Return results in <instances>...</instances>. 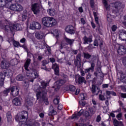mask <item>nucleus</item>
<instances>
[{
	"instance_id": "obj_37",
	"label": "nucleus",
	"mask_w": 126,
	"mask_h": 126,
	"mask_svg": "<svg viewBox=\"0 0 126 126\" xmlns=\"http://www.w3.org/2000/svg\"><path fill=\"white\" fill-rule=\"evenodd\" d=\"M94 15L95 23H96V24H99V18H98V17L97 16V12H94Z\"/></svg>"
},
{
	"instance_id": "obj_24",
	"label": "nucleus",
	"mask_w": 126,
	"mask_h": 126,
	"mask_svg": "<svg viewBox=\"0 0 126 126\" xmlns=\"http://www.w3.org/2000/svg\"><path fill=\"white\" fill-rule=\"evenodd\" d=\"M4 74L0 72V87H2L4 84Z\"/></svg>"
},
{
	"instance_id": "obj_43",
	"label": "nucleus",
	"mask_w": 126,
	"mask_h": 126,
	"mask_svg": "<svg viewBox=\"0 0 126 126\" xmlns=\"http://www.w3.org/2000/svg\"><path fill=\"white\" fill-rule=\"evenodd\" d=\"M75 87L73 85H70L69 86V91L71 92H73V91H75Z\"/></svg>"
},
{
	"instance_id": "obj_47",
	"label": "nucleus",
	"mask_w": 126,
	"mask_h": 126,
	"mask_svg": "<svg viewBox=\"0 0 126 126\" xmlns=\"http://www.w3.org/2000/svg\"><path fill=\"white\" fill-rule=\"evenodd\" d=\"M53 102L55 105H58L59 103H60V99L59 98H55L54 99Z\"/></svg>"
},
{
	"instance_id": "obj_10",
	"label": "nucleus",
	"mask_w": 126,
	"mask_h": 126,
	"mask_svg": "<svg viewBox=\"0 0 126 126\" xmlns=\"http://www.w3.org/2000/svg\"><path fill=\"white\" fill-rule=\"evenodd\" d=\"M32 10L34 14H38L40 12V4L35 3L32 5Z\"/></svg>"
},
{
	"instance_id": "obj_50",
	"label": "nucleus",
	"mask_w": 126,
	"mask_h": 126,
	"mask_svg": "<svg viewBox=\"0 0 126 126\" xmlns=\"http://www.w3.org/2000/svg\"><path fill=\"white\" fill-rule=\"evenodd\" d=\"M100 121H101V116L98 115L96 119V122H97V123H99Z\"/></svg>"
},
{
	"instance_id": "obj_53",
	"label": "nucleus",
	"mask_w": 126,
	"mask_h": 126,
	"mask_svg": "<svg viewBox=\"0 0 126 126\" xmlns=\"http://www.w3.org/2000/svg\"><path fill=\"white\" fill-rule=\"evenodd\" d=\"M120 96L122 98H126V93H121Z\"/></svg>"
},
{
	"instance_id": "obj_18",
	"label": "nucleus",
	"mask_w": 126,
	"mask_h": 126,
	"mask_svg": "<svg viewBox=\"0 0 126 126\" xmlns=\"http://www.w3.org/2000/svg\"><path fill=\"white\" fill-rule=\"evenodd\" d=\"M74 64L76 66L81 65V54H79L77 55L74 61Z\"/></svg>"
},
{
	"instance_id": "obj_56",
	"label": "nucleus",
	"mask_w": 126,
	"mask_h": 126,
	"mask_svg": "<svg viewBox=\"0 0 126 126\" xmlns=\"http://www.w3.org/2000/svg\"><path fill=\"white\" fill-rule=\"evenodd\" d=\"M13 45L14 47H18V46H19V42L17 41H15L14 42Z\"/></svg>"
},
{
	"instance_id": "obj_59",
	"label": "nucleus",
	"mask_w": 126,
	"mask_h": 126,
	"mask_svg": "<svg viewBox=\"0 0 126 126\" xmlns=\"http://www.w3.org/2000/svg\"><path fill=\"white\" fill-rule=\"evenodd\" d=\"M102 88H108L109 87V85L108 84H105L102 85Z\"/></svg>"
},
{
	"instance_id": "obj_29",
	"label": "nucleus",
	"mask_w": 126,
	"mask_h": 126,
	"mask_svg": "<svg viewBox=\"0 0 126 126\" xmlns=\"http://www.w3.org/2000/svg\"><path fill=\"white\" fill-rule=\"evenodd\" d=\"M83 44L86 45V44H88V43H91V42H92V38L91 37H87L86 36H85L83 38Z\"/></svg>"
},
{
	"instance_id": "obj_45",
	"label": "nucleus",
	"mask_w": 126,
	"mask_h": 126,
	"mask_svg": "<svg viewBox=\"0 0 126 126\" xmlns=\"http://www.w3.org/2000/svg\"><path fill=\"white\" fill-rule=\"evenodd\" d=\"M94 67H95V64L94 63H92L91 67H89L91 69L92 72L94 71Z\"/></svg>"
},
{
	"instance_id": "obj_55",
	"label": "nucleus",
	"mask_w": 126,
	"mask_h": 126,
	"mask_svg": "<svg viewBox=\"0 0 126 126\" xmlns=\"http://www.w3.org/2000/svg\"><path fill=\"white\" fill-rule=\"evenodd\" d=\"M63 107V104H60L58 107V110H62Z\"/></svg>"
},
{
	"instance_id": "obj_11",
	"label": "nucleus",
	"mask_w": 126,
	"mask_h": 126,
	"mask_svg": "<svg viewBox=\"0 0 126 126\" xmlns=\"http://www.w3.org/2000/svg\"><path fill=\"white\" fill-rule=\"evenodd\" d=\"M9 65H10V63L6 60L2 61L0 64V66L2 69H6L8 68Z\"/></svg>"
},
{
	"instance_id": "obj_1",
	"label": "nucleus",
	"mask_w": 126,
	"mask_h": 126,
	"mask_svg": "<svg viewBox=\"0 0 126 126\" xmlns=\"http://www.w3.org/2000/svg\"><path fill=\"white\" fill-rule=\"evenodd\" d=\"M41 85L43 88L41 87L38 84L34 85L33 86V90L36 93L37 99H42L45 105H48L49 101H48V98L46 97V94H47L48 91L45 88L49 85V83L43 81L41 82Z\"/></svg>"
},
{
	"instance_id": "obj_41",
	"label": "nucleus",
	"mask_w": 126,
	"mask_h": 126,
	"mask_svg": "<svg viewBox=\"0 0 126 126\" xmlns=\"http://www.w3.org/2000/svg\"><path fill=\"white\" fill-rule=\"evenodd\" d=\"M26 104H27L28 107H29V106H32L33 105V103L32 102V100L27 98V101H26Z\"/></svg>"
},
{
	"instance_id": "obj_31",
	"label": "nucleus",
	"mask_w": 126,
	"mask_h": 126,
	"mask_svg": "<svg viewBox=\"0 0 126 126\" xmlns=\"http://www.w3.org/2000/svg\"><path fill=\"white\" fill-rule=\"evenodd\" d=\"M116 118L118 121H124V116H123V113H118L116 115Z\"/></svg>"
},
{
	"instance_id": "obj_44",
	"label": "nucleus",
	"mask_w": 126,
	"mask_h": 126,
	"mask_svg": "<svg viewBox=\"0 0 126 126\" xmlns=\"http://www.w3.org/2000/svg\"><path fill=\"white\" fill-rule=\"evenodd\" d=\"M53 34H54V36H55V37L56 38H58L59 37V31H58V30H55L53 31Z\"/></svg>"
},
{
	"instance_id": "obj_52",
	"label": "nucleus",
	"mask_w": 126,
	"mask_h": 126,
	"mask_svg": "<svg viewBox=\"0 0 126 126\" xmlns=\"http://www.w3.org/2000/svg\"><path fill=\"white\" fill-rule=\"evenodd\" d=\"M114 113H119V114H120V113L122 112V109L121 108H118L117 110L114 111Z\"/></svg>"
},
{
	"instance_id": "obj_9",
	"label": "nucleus",
	"mask_w": 126,
	"mask_h": 126,
	"mask_svg": "<svg viewBox=\"0 0 126 126\" xmlns=\"http://www.w3.org/2000/svg\"><path fill=\"white\" fill-rule=\"evenodd\" d=\"M41 27L42 26H41V24L36 22H33L30 26V29H31L32 30H35V29L40 30Z\"/></svg>"
},
{
	"instance_id": "obj_4",
	"label": "nucleus",
	"mask_w": 126,
	"mask_h": 126,
	"mask_svg": "<svg viewBox=\"0 0 126 126\" xmlns=\"http://www.w3.org/2000/svg\"><path fill=\"white\" fill-rule=\"evenodd\" d=\"M107 0H102V2L104 4L105 7H106L107 10H109V8L111 7V8H115L112 12L115 13V14H117V13H119L120 10H122L125 8V4H123L122 2L117 1L113 3H111L110 5H108Z\"/></svg>"
},
{
	"instance_id": "obj_34",
	"label": "nucleus",
	"mask_w": 126,
	"mask_h": 126,
	"mask_svg": "<svg viewBox=\"0 0 126 126\" xmlns=\"http://www.w3.org/2000/svg\"><path fill=\"white\" fill-rule=\"evenodd\" d=\"M4 75L5 76H8V77H10L12 75V73L10 70H6L4 71Z\"/></svg>"
},
{
	"instance_id": "obj_8",
	"label": "nucleus",
	"mask_w": 126,
	"mask_h": 126,
	"mask_svg": "<svg viewBox=\"0 0 126 126\" xmlns=\"http://www.w3.org/2000/svg\"><path fill=\"white\" fill-rule=\"evenodd\" d=\"M10 9L13 11L20 12L23 10V6L18 3H13L10 6Z\"/></svg>"
},
{
	"instance_id": "obj_36",
	"label": "nucleus",
	"mask_w": 126,
	"mask_h": 126,
	"mask_svg": "<svg viewBox=\"0 0 126 126\" xmlns=\"http://www.w3.org/2000/svg\"><path fill=\"white\" fill-rule=\"evenodd\" d=\"M83 56L84 59H86V60H89L90 58H91V55L89 54L88 53H83Z\"/></svg>"
},
{
	"instance_id": "obj_42",
	"label": "nucleus",
	"mask_w": 126,
	"mask_h": 126,
	"mask_svg": "<svg viewBox=\"0 0 126 126\" xmlns=\"http://www.w3.org/2000/svg\"><path fill=\"white\" fill-rule=\"evenodd\" d=\"M119 73L120 75V78L121 80H123L126 78V75L123 73V71H121Z\"/></svg>"
},
{
	"instance_id": "obj_6",
	"label": "nucleus",
	"mask_w": 126,
	"mask_h": 126,
	"mask_svg": "<svg viewBox=\"0 0 126 126\" xmlns=\"http://www.w3.org/2000/svg\"><path fill=\"white\" fill-rule=\"evenodd\" d=\"M0 28H4L5 30H10L11 32L13 31H18L21 30V25L19 24H16L13 25H4L2 22H0Z\"/></svg>"
},
{
	"instance_id": "obj_21",
	"label": "nucleus",
	"mask_w": 126,
	"mask_h": 126,
	"mask_svg": "<svg viewBox=\"0 0 126 126\" xmlns=\"http://www.w3.org/2000/svg\"><path fill=\"white\" fill-rule=\"evenodd\" d=\"M12 103L15 106H20L21 105V98L20 97H15L13 99Z\"/></svg>"
},
{
	"instance_id": "obj_51",
	"label": "nucleus",
	"mask_w": 126,
	"mask_h": 126,
	"mask_svg": "<svg viewBox=\"0 0 126 126\" xmlns=\"http://www.w3.org/2000/svg\"><path fill=\"white\" fill-rule=\"evenodd\" d=\"M107 17L108 21H109V22H111V21L110 20H111V19H112V16L111 15L108 14L107 15Z\"/></svg>"
},
{
	"instance_id": "obj_25",
	"label": "nucleus",
	"mask_w": 126,
	"mask_h": 126,
	"mask_svg": "<svg viewBox=\"0 0 126 126\" xmlns=\"http://www.w3.org/2000/svg\"><path fill=\"white\" fill-rule=\"evenodd\" d=\"M34 34L35 38L38 39H44L45 37V36L44 35V33L39 32H35Z\"/></svg>"
},
{
	"instance_id": "obj_63",
	"label": "nucleus",
	"mask_w": 126,
	"mask_h": 126,
	"mask_svg": "<svg viewBox=\"0 0 126 126\" xmlns=\"http://www.w3.org/2000/svg\"><path fill=\"white\" fill-rule=\"evenodd\" d=\"M80 89H77L76 90L75 94H76V95H78V94H79V93H80Z\"/></svg>"
},
{
	"instance_id": "obj_7",
	"label": "nucleus",
	"mask_w": 126,
	"mask_h": 126,
	"mask_svg": "<svg viewBox=\"0 0 126 126\" xmlns=\"http://www.w3.org/2000/svg\"><path fill=\"white\" fill-rule=\"evenodd\" d=\"M67 82H68V77L67 75H64L63 76V79L60 80L55 83L54 87V88H55V91H58L62 85H63V84H65Z\"/></svg>"
},
{
	"instance_id": "obj_27",
	"label": "nucleus",
	"mask_w": 126,
	"mask_h": 126,
	"mask_svg": "<svg viewBox=\"0 0 126 126\" xmlns=\"http://www.w3.org/2000/svg\"><path fill=\"white\" fill-rule=\"evenodd\" d=\"M113 125L114 126H123V122L122 121H119L117 119L114 118L113 119Z\"/></svg>"
},
{
	"instance_id": "obj_39",
	"label": "nucleus",
	"mask_w": 126,
	"mask_h": 126,
	"mask_svg": "<svg viewBox=\"0 0 126 126\" xmlns=\"http://www.w3.org/2000/svg\"><path fill=\"white\" fill-rule=\"evenodd\" d=\"M87 95L86 94H81L79 96V98L83 101V100H85L86 99V96Z\"/></svg>"
},
{
	"instance_id": "obj_57",
	"label": "nucleus",
	"mask_w": 126,
	"mask_h": 126,
	"mask_svg": "<svg viewBox=\"0 0 126 126\" xmlns=\"http://www.w3.org/2000/svg\"><path fill=\"white\" fill-rule=\"evenodd\" d=\"M46 65H45V64L44 63H42L41 66V69H44V70L46 69Z\"/></svg>"
},
{
	"instance_id": "obj_58",
	"label": "nucleus",
	"mask_w": 126,
	"mask_h": 126,
	"mask_svg": "<svg viewBox=\"0 0 126 126\" xmlns=\"http://www.w3.org/2000/svg\"><path fill=\"white\" fill-rule=\"evenodd\" d=\"M90 4H91V7H92V8H94V1L92 0H91L90 1Z\"/></svg>"
},
{
	"instance_id": "obj_26",
	"label": "nucleus",
	"mask_w": 126,
	"mask_h": 126,
	"mask_svg": "<svg viewBox=\"0 0 126 126\" xmlns=\"http://www.w3.org/2000/svg\"><path fill=\"white\" fill-rule=\"evenodd\" d=\"M94 45L95 47H97V46L99 45V47H100V48H102V45H103V41H101L100 39H98V40L95 39L94 42Z\"/></svg>"
},
{
	"instance_id": "obj_54",
	"label": "nucleus",
	"mask_w": 126,
	"mask_h": 126,
	"mask_svg": "<svg viewBox=\"0 0 126 126\" xmlns=\"http://www.w3.org/2000/svg\"><path fill=\"white\" fill-rule=\"evenodd\" d=\"M81 23L82 24H83V25H84V24H85V23H86V21H85V19H84V18H81Z\"/></svg>"
},
{
	"instance_id": "obj_3",
	"label": "nucleus",
	"mask_w": 126,
	"mask_h": 126,
	"mask_svg": "<svg viewBox=\"0 0 126 126\" xmlns=\"http://www.w3.org/2000/svg\"><path fill=\"white\" fill-rule=\"evenodd\" d=\"M31 63V60L30 59H28L24 65L25 69L26 70L27 76L29 78H31V80L30 81L31 82H33L34 79L35 78H38V71L37 70L34 69V68H30L29 69V65Z\"/></svg>"
},
{
	"instance_id": "obj_30",
	"label": "nucleus",
	"mask_w": 126,
	"mask_h": 126,
	"mask_svg": "<svg viewBox=\"0 0 126 126\" xmlns=\"http://www.w3.org/2000/svg\"><path fill=\"white\" fill-rule=\"evenodd\" d=\"M64 39L65 42H67L68 45H70V46H71V45H72L74 42V39H70L66 37H65Z\"/></svg>"
},
{
	"instance_id": "obj_23",
	"label": "nucleus",
	"mask_w": 126,
	"mask_h": 126,
	"mask_svg": "<svg viewBox=\"0 0 126 126\" xmlns=\"http://www.w3.org/2000/svg\"><path fill=\"white\" fill-rule=\"evenodd\" d=\"M57 112L55 109H54V107L53 106H50L49 107L48 115L49 116H55V115H57Z\"/></svg>"
},
{
	"instance_id": "obj_12",
	"label": "nucleus",
	"mask_w": 126,
	"mask_h": 126,
	"mask_svg": "<svg viewBox=\"0 0 126 126\" xmlns=\"http://www.w3.org/2000/svg\"><path fill=\"white\" fill-rule=\"evenodd\" d=\"M92 92L93 94H94V95H98V94H99V92H101V93H102V91L100 90L99 86L96 85H92Z\"/></svg>"
},
{
	"instance_id": "obj_17",
	"label": "nucleus",
	"mask_w": 126,
	"mask_h": 126,
	"mask_svg": "<svg viewBox=\"0 0 126 126\" xmlns=\"http://www.w3.org/2000/svg\"><path fill=\"white\" fill-rule=\"evenodd\" d=\"M96 113V108H91L88 111H86L85 116L87 117H91L93 115H94Z\"/></svg>"
},
{
	"instance_id": "obj_33",
	"label": "nucleus",
	"mask_w": 126,
	"mask_h": 126,
	"mask_svg": "<svg viewBox=\"0 0 126 126\" xmlns=\"http://www.w3.org/2000/svg\"><path fill=\"white\" fill-rule=\"evenodd\" d=\"M16 80L18 81H22L24 79V75L19 74L17 75L16 77Z\"/></svg>"
},
{
	"instance_id": "obj_16",
	"label": "nucleus",
	"mask_w": 126,
	"mask_h": 126,
	"mask_svg": "<svg viewBox=\"0 0 126 126\" xmlns=\"http://www.w3.org/2000/svg\"><path fill=\"white\" fill-rule=\"evenodd\" d=\"M52 69L54 70L55 75H59L60 74V66L57 63L53 64L52 66Z\"/></svg>"
},
{
	"instance_id": "obj_62",
	"label": "nucleus",
	"mask_w": 126,
	"mask_h": 126,
	"mask_svg": "<svg viewBox=\"0 0 126 126\" xmlns=\"http://www.w3.org/2000/svg\"><path fill=\"white\" fill-rule=\"evenodd\" d=\"M90 70H91V69L90 68L85 69V73H88V72H89V71H90Z\"/></svg>"
},
{
	"instance_id": "obj_20",
	"label": "nucleus",
	"mask_w": 126,
	"mask_h": 126,
	"mask_svg": "<svg viewBox=\"0 0 126 126\" xmlns=\"http://www.w3.org/2000/svg\"><path fill=\"white\" fill-rule=\"evenodd\" d=\"M119 39L122 41H126V31L122 30L119 34Z\"/></svg>"
},
{
	"instance_id": "obj_38",
	"label": "nucleus",
	"mask_w": 126,
	"mask_h": 126,
	"mask_svg": "<svg viewBox=\"0 0 126 126\" xmlns=\"http://www.w3.org/2000/svg\"><path fill=\"white\" fill-rule=\"evenodd\" d=\"M6 4L5 0H0V7H3V6H5Z\"/></svg>"
},
{
	"instance_id": "obj_28",
	"label": "nucleus",
	"mask_w": 126,
	"mask_h": 126,
	"mask_svg": "<svg viewBox=\"0 0 126 126\" xmlns=\"http://www.w3.org/2000/svg\"><path fill=\"white\" fill-rule=\"evenodd\" d=\"M47 12L50 16H54L56 14V10L54 8H50L47 9Z\"/></svg>"
},
{
	"instance_id": "obj_64",
	"label": "nucleus",
	"mask_w": 126,
	"mask_h": 126,
	"mask_svg": "<svg viewBox=\"0 0 126 126\" xmlns=\"http://www.w3.org/2000/svg\"><path fill=\"white\" fill-rule=\"evenodd\" d=\"M80 73L82 76H84V75H85V73H84V71H83V70H81L80 71Z\"/></svg>"
},
{
	"instance_id": "obj_46",
	"label": "nucleus",
	"mask_w": 126,
	"mask_h": 126,
	"mask_svg": "<svg viewBox=\"0 0 126 126\" xmlns=\"http://www.w3.org/2000/svg\"><path fill=\"white\" fill-rule=\"evenodd\" d=\"M98 96H99V99L101 101H104V100L106 99V98H105V96H104V95L102 94H99Z\"/></svg>"
},
{
	"instance_id": "obj_14",
	"label": "nucleus",
	"mask_w": 126,
	"mask_h": 126,
	"mask_svg": "<svg viewBox=\"0 0 126 126\" xmlns=\"http://www.w3.org/2000/svg\"><path fill=\"white\" fill-rule=\"evenodd\" d=\"M11 94L14 97H16L19 94V89L17 87H13L10 89Z\"/></svg>"
},
{
	"instance_id": "obj_2",
	"label": "nucleus",
	"mask_w": 126,
	"mask_h": 126,
	"mask_svg": "<svg viewBox=\"0 0 126 126\" xmlns=\"http://www.w3.org/2000/svg\"><path fill=\"white\" fill-rule=\"evenodd\" d=\"M28 119V112L27 111H23L22 114L21 116L17 115L15 120L19 125H24L25 126H40V124L38 121H33L32 125V123L27 122Z\"/></svg>"
},
{
	"instance_id": "obj_19",
	"label": "nucleus",
	"mask_w": 126,
	"mask_h": 126,
	"mask_svg": "<svg viewBox=\"0 0 126 126\" xmlns=\"http://www.w3.org/2000/svg\"><path fill=\"white\" fill-rule=\"evenodd\" d=\"M77 77L78 78V83L79 84H81L82 83H85V84H86V80H85V78L83 77H81L80 75H77L75 76V79L76 80H77Z\"/></svg>"
},
{
	"instance_id": "obj_32",
	"label": "nucleus",
	"mask_w": 126,
	"mask_h": 126,
	"mask_svg": "<svg viewBox=\"0 0 126 126\" xmlns=\"http://www.w3.org/2000/svg\"><path fill=\"white\" fill-rule=\"evenodd\" d=\"M9 92H10V88L6 89L2 92L3 95L6 97V96L8 95Z\"/></svg>"
},
{
	"instance_id": "obj_40",
	"label": "nucleus",
	"mask_w": 126,
	"mask_h": 126,
	"mask_svg": "<svg viewBox=\"0 0 126 126\" xmlns=\"http://www.w3.org/2000/svg\"><path fill=\"white\" fill-rule=\"evenodd\" d=\"M27 12L26 11H24L22 15V20L23 21H24L25 20H26V19L27 18Z\"/></svg>"
},
{
	"instance_id": "obj_60",
	"label": "nucleus",
	"mask_w": 126,
	"mask_h": 126,
	"mask_svg": "<svg viewBox=\"0 0 126 126\" xmlns=\"http://www.w3.org/2000/svg\"><path fill=\"white\" fill-rule=\"evenodd\" d=\"M15 62H16V60H12L11 61V63H12V65H15V64H16V63H15Z\"/></svg>"
},
{
	"instance_id": "obj_13",
	"label": "nucleus",
	"mask_w": 126,
	"mask_h": 126,
	"mask_svg": "<svg viewBox=\"0 0 126 126\" xmlns=\"http://www.w3.org/2000/svg\"><path fill=\"white\" fill-rule=\"evenodd\" d=\"M84 113V110L82 109L78 113H75L74 114H73L71 116V119L72 120H73V119H75V120H78L80 116H82Z\"/></svg>"
},
{
	"instance_id": "obj_61",
	"label": "nucleus",
	"mask_w": 126,
	"mask_h": 126,
	"mask_svg": "<svg viewBox=\"0 0 126 126\" xmlns=\"http://www.w3.org/2000/svg\"><path fill=\"white\" fill-rule=\"evenodd\" d=\"M50 61L51 63H55V62H56V60L54 58H51L50 59Z\"/></svg>"
},
{
	"instance_id": "obj_35",
	"label": "nucleus",
	"mask_w": 126,
	"mask_h": 126,
	"mask_svg": "<svg viewBox=\"0 0 126 126\" xmlns=\"http://www.w3.org/2000/svg\"><path fill=\"white\" fill-rule=\"evenodd\" d=\"M6 118L7 119V122H11V119H12V117L11 116V113L8 111L6 114Z\"/></svg>"
},
{
	"instance_id": "obj_49",
	"label": "nucleus",
	"mask_w": 126,
	"mask_h": 126,
	"mask_svg": "<svg viewBox=\"0 0 126 126\" xmlns=\"http://www.w3.org/2000/svg\"><path fill=\"white\" fill-rule=\"evenodd\" d=\"M46 48H47V52H48V55H51V52H52V50L51 49V47L48 46V47H46Z\"/></svg>"
},
{
	"instance_id": "obj_22",
	"label": "nucleus",
	"mask_w": 126,
	"mask_h": 126,
	"mask_svg": "<svg viewBox=\"0 0 126 126\" xmlns=\"http://www.w3.org/2000/svg\"><path fill=\"white\" fill-rule=\"evenodd\" d=\"M118 53L119 55H126V48L123 45L120 46L119 49L118 50Z\"/></svg>"
},
{
	"instance_id": "obj_5",
	"label": "nucleus",
	"mask_w": 126,
	"mask_h": 126,
	"mask_svg": "<svg viewBox=\"0 0 126 126\" xmlns=\"http://www.w3.org/2000/svg\"><path fill=\"white\" fill-rule=\"evenodd\" d=\"M42 24L46 27H54L57 25V20L52 17H45L42 18Z\"/></svg>"
},
{
	"instance_id": "obj_15",
	"label": "nucleus",
	"mask_w": 126,
	"mask_h": 126,
	"mask_svg": "<svg viewBox=\"0 0 126 126\" xmlns=\"http://www.w3.org/2000/svg\"><path fill=\"white\" fill-rule=\"evenodd\" d=\"M65 31L67 33L72 34L75 33V28L72 25H68L65 28Z\"/></svg>"
},
{
	"instance_id": "obj_48",
	"label": "nucleus",
	"mask_w": 126,
	"mask_h": 126,
	"mask_svg": "<svg viewBox=\"0 0 126 126\" xmlns=\"http://www.w3.org/2000/svg\"><path fill=\"white\" fill-rule=\"evenodd\" d=\"M117 28H118V27H117L116 25H113L112 26L111 29L113 31V32H115L116 30H117Z\"/></svg>"
}]
</instances>
